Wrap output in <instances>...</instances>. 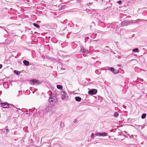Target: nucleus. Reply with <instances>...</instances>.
Instances as JSON below:
<instances>
[{"instance_id": "24", "label": "nucleus", "mask_w": 147, "mask_h": 147, "mask_svg": "<svg viewBox=\"0 0 147 147\" xmlns=\"http://www.w3.org/2000/svg\"><path fill=\"white\" fill-rule=\"evenodd\" d=\"M117 65L119 67H120L121 66V65L120 64H118Z\"/></svg>"}, {"instance_id": "27", "label": "nucleus", "mask_w": 147, "mask_h": 147, "mask_svg": "<svg viewBox=\"0 0 147 147\" xmlns=\"http://www.w3.org/2000/svg\"><path fill=\"white\" fill-rule=\"evenodd\" d=\"M106 48H107L108 47H107V46H106Z\"/></svg>"}, {"instance_id": "17", "label": "nucleus", "mask_w": 147, "mask_h": 147, "mask_svg": "<svg viewBox=\"0 0 147 147\" xmlns=\"http://www.w3.org/2000/svg\"><path fill=\"white\" fill-rule=\"evenodd\" d=\"M33 25L34 26H35V27H36L37 28H39V27H40V26L38 25L35 23H34Z\"/></svg>"}, {"instance_id": "25", "label": "nucleus", "mask_w": 147, "mask_h": 147, "mask_svg": "<svg viewBox=\"0 0 147 147\" xmlns=\"http://www.w3.org/2000/svg\"><path fill=\"white\" fill-rule=\"evenodd\" d=\"M33 92V93H34V92Z\"/></svg>"}, {"instance_id": "5", "label": "nucleus", "mask_w": 147, "mask_h": 147, "mask_svg": "<svg viewBox=\"0 0 147 147\" xmlns=\"http://www.w3.org/2000/svg\"><path fill=\"white\" fill-rule=\"evenodd\" d=\"M97 92V90L95 89H92L88 91V93L90 94H95Z\"/></svg>"}, {"instance_id": "20", "label": "nucleus", "mask_w": 147, "mask_h": 147, "mask_svg": "<svg viewBox=\"0 0 147 147\" xmlns=\"http://www.w3.org/2000/svg\"><path fill=\"white\" fill-rule=\"evenodd\" d=\"M117 2L119 4H121V1H118Z\"/></svg>"}, {"instance_id": "11", "label": "nucleus", "mask_w": 147, "mask_h": 147, "mask_svg": "<svg viewBox=\"0 0 147 147\" xmlns=\"http://www.w3.org/2000/svg\"><path fill=\"white\" fill-rule=\"evenodd\" d=\"M23 63L24 65L26 66H28L29 65V61L26 60H24L23 61Z\"/></svg>"}, {"instance_id": "1", "label": "nucleus", "mask_w": 147, "mask_h": 147, "mask_svg": "<svg viewBox=\"0 0 147 147\" xmlns=\"http://www.w3.org/2000/svg\"><path fill=\"white\" fill-rule=\"evenodd\" d=\"M61 97L63 100H66L68 99L69 96L67 93L62 90L61 92Z\"/></svg>"}, {"instance_id": "21", "label": "nucleus", "mask_w": 147, "mask_h": 147, "mask_svg": "<svg viewBox=\"0 0 147 147\" xmlns=\"http://www.w3.org/2000/svg\"><path fill=\"white\" fill-rule=\"evenodd\" d=\"M77 120L76 119H75L74 120V123H76V122L77 121Z\"/></svg>"}, {"instance_id": "22", "label": "nucleus", "mask_w": 147, "mask_h": 147, "mask_svg": "<svg viewBox=\"0 0 147 147\" xmlns=\"http://www.w3.org/2000/svg\"><path fill=\"white\" fill-rule=\"evenodd\" d=\"M6 130L7 132H8L9 131V130L8 129H6Z\"/></svg>"}, {"instance_id": "16", "label": "nucleus", "mask_w": 147, "mask_h": 147, "mask_svg": "<svg viewBox=\"0 0 147 147\" xmlns=\"http://www.w3.org/2000/svg\"><path fill=\"white\" fill-rule=\"evenodd\" d=\"M146 114H143L142 115L141 118L142 119H144L146 117Z\"/></svg>"}, {"instance_id": "7", "label": "nucleus", "mask_w": 147, "mask_h": 147, "mask_svg": "<svg viewBox=\"0 0 147 147\" xmlns=\"http://www.w3.org/2000/svg\"><path fill=\"white\" fill-rule=\"evenodd\" d=\"M110 70L114 74H117L118 73V71H117V69H115L113 67H111L110 68Z\"/></svg>"}, {"instance_id": "12", "label": "nucleus", "mask_w": 147, "mask_h": 147, "mask_svg": "<svg viewBox=\"0 0 147 147\" xmlns=\"http://www.w3.org/2000/svg\"><path fill=\"white\" fill-rule=\"evenodd\" d=\"M57 87L58 89L60 90L62 89L63 88L62 86L59 85H57Z\"/></svg>"}, {"instance_id": "13", "label": "nucleus", "mask_w": 147, "mask_h": 147, "mask_svg": "<svg viewBox=\"0 0 147 147\" xmlns=\"http://www.w3.org/2000/svg\"><path fill=\"white\" fill-rule=\"evenodd\" d=\"M133 52H138V49L137 48H136L133 49L132 51Z\"/></svg>"}, {"instance_id": "18", "label": "nucleus", "mask_w": 147, "mask_h": 147, "mask_svg": "<svg viewBox=\"0 0 147 147\" xmlns=\"http://www.w3.org/2000/svg\"><path fill=\"white\" fill-rule=\"evenodd\" d=\"M14 73L16 74L17 75H19L20 73L19 71H18L17 70H15L14 71Z\"/></svg>"}, {"instance_id": "3", "label": "nucleus", "mask_w": 147, "mask_h": 147, "mask_svg": "<svg viewBox=\"0 0 147 147\" xmlns=\"http://www.w3.org/2000/svg\"><path fill=\"white\" fill-rule=\"evenodd\" d=\"M30 83L32 85L37 84H40V82L39 81L35 79H34L30 80Z\"/></svg>"}, {"instance_id": "15", "label": "nucleus", "mask_w": 147, "mask_h": 147, "mask_svg": "<svg viewBox=\"0 0 147 147\" xmlns=\"http://www.w3.org/2000/svg\"><path fill=\"white\" fill-rule=\"evenodd\" d=\"M12 109L13 110H15L16 111H18V108L14 106H13V108H12Z\"/></svg>"}, {"instance_id": "14", "label": "nucleus", "mask_w": 147, "mask_h": 147, "mask_svg": "<svg viewBox=\"0 0 147 147\" xmlns=\"http://www.w3.org/2000/svg\"><path fill=\"white\" fill-rule=\"evenodd\" d=\"M119 115V113L117 112H115L113 115V116L115 117H117Z\"/></svg>"}, {"instance_id": "23", "label": "nucleus", "mask_w": 147, "mask_h": 147, "mask_svg": "<svg viewBox=\"0 0 147 147\" xmlns=\"http://www.w3.org/2000/svg\"><path fill=\"white\" fill-rule=\"evenodd\" d=\"M2 67V65L0 64V69H1Z\"/></svg>"}, {"instance_id": "2", "label": "nucleus", "mask_w": 147, "mask_h": 147, "mask_svg": "<svg viewBox=\"0 0 147 147\" xmlns=\"http://www.w3.org/2000/svg\"><path fill=\"white\" fill-rule=\"evenodd\" d=\"M56 98L55 96H50L49 98V101L50 104L52 105H53L56 102Z\"/></svg>"}, {"instance_id": "4", "label": "nucleus", "mask_w": 147, "mask_h": 147, "mask_svg": "<svg viewBox=\"0 0 147 147\" xmlns=\"http://www.w3.org/2000/svg\"><path fill=\"white\" fill-rule=\"evenodd\" d=\"M81 52L83 53L85 55H86L89 53L90 51L88 50L85 49L83 47H82L81 49Z\"/></svg>"}, {"instance_id": "26", "label": "nucleus", "mask_w": 147, "mask_h": 147, "mask_svg": "<svg viewBox=\"0 0 147 147\" xmlns=\"http://www.w3.org/2000/svg\"><path fill=\"white\" fill-rule=\"evenodd\" d=\"M19 109L20 110H21V109Z\"/></svg>"}, {"instance_id": "19", "label": "nucleus", "mask_w": 147, "mask_h": 147, "mask_svg": "<svg viewBox=\"0 0 147 147\" xmlns=\"http://www.w3.org/2000/svg\"><path fill=\"white\" fill-rule=\"evenodd\" d=\"M94 134L93 133H92L91 135V138H92V137H94Z\"/></svg>"}, {"instance_id": "8", "label": "nucleus", "mask_w": 147, "mask_h": 147, "mask_svg": "<svg viewBox=\"0 0 147 147\" xmlns=\"http://www.w3.org/2000/svg\"><path fill=\"white\" fill-rule=\"evenodd\" d=\"M107 134L106 133H97L96 134V136H106L107 135Z\"/></svg>"}, {"instance_id": "9", "label": "nucleus", "mask_w": 147, "mask_h": 147, "mask_svg": "<svg viewBox=\"0 0 147 147\" xmlns=\"http://www.w3.org/2000/svg\"><path fill=\"white\" fill-rule=\"evenodd\" d=\"M128 22L126 21H123L121 22V26H124L127 25L128 24Z\"/></svg>"}, {"instance_id": "10", "label": "nucleus", "mask_w": 147, "mask_h": 147, "mask_svg": "<svg viewBox=\"0 0 147 147\" xmlns=\"http://www.w3.org/2000/svg\"><path fill=\"white\" fill-rule=\"evenodd\" d=\"M75 99L77 101L80 102L81 101L82 98L80 97L77 96L75 97Z\"/></svg>"}, {"instance_id": "6", "label": "nucleus", "mask_w": 147, "mask_h": 147, "mask_svg": "<svg viewBox=\"0 0 147 147\" xmlns=\"http://www.w3.org/2000/svg\"><path fill=\"white\" fill-rule=\"evenodd\" d=\"M2 107L4 108H8L9 107V104L5 102L4 103H1Z\"/></svg>"}]
</instances>
